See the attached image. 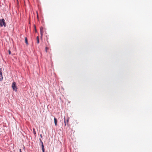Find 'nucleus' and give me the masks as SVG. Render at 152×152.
Returning a JSON list of instances; mask_svg holds the SVG:
<instances>
[{
    "label": "nucleus",
    "instance_id": "f257e3e1",
    "mask_svg": "<svg viewBox=\"0 0 152 152\" xmlns=\"http://www.w3.org/2000/svg\"><path fill=\"white\" fill-rule=\"evenodd\" d=\"M0 25L1 27L4 26V27L6 26V23L5 20L4 19H1L0 20Z\"/></svg>",
    "mask_w": 152,
    "mask_h": 152
},
{
    "label": "nucleus",
    "instance_id": "f03ea898",
    "mask_svg": "<svg viewBox=\"0 0 152 152\" xmlns=\"http://www.w3.org/2000/svg\"><path fill=\"white\" fill-rule=\"evenodd\" d=\"M16 83L15 82H14L12 83V87L13 89L16 91H17V86H16Z\"/></svg>",
    "mask_w": 152,
    "mask_h": 152
},
{
    "label": "nucleus",
    "instance_id": "7ed1b4c3",
    "mask_svg": "<svg viewBox=\"0 0 152 152\" xmlns=\"http://www.w3.org/2000/svg\"><path fill=\"white\" fill-rule=\"evenodd\" d=\"M3 79L2 76V70L1 68H0V81H1Z\"/></svg>",
    "mask_w": 152,
    "mask_h": 152
},
{
    "label": "nucleus",
    "instance_id": "20e7f679",
    "mask_svg": "<svg viewBox=\"0 0 152 152\" xmlns=\"http://www.w3.org/2000/svg\"><path fill=\"white\" fill-rule=\"evenodd\" d=\"M69 118H68L66 119V121H65V117L64 118V123L65 126H66V125H68V123L69 121Z\"/></svg>",
    "mask_w": 152,
    "mask_h": 152
},
{
    "label": "nucleus",
    "instance_id": "39448f33",
    "mask_svg": "<svg viewBox=\"0 0 152 152\" xmlns=\"http://www.w3.org/2000/svg\"><path fill=\"white\" fill-rule=\"evenodd\" d=\"M40 30L41 35V36H42L43 32V28L42 27H41L40 28Z\"/></svg>",
    "mask_w": 152,
    "mask_h": 152
},
{
    "label": "nucleus",
    "instance_id": "423d86ee",
    "mask_svg": "<svg viewBox=\"0 0 152 152\" xmlns=\"http://www.w3.org/2000/svg\"><path fill=\"white\" fill-rule=\"evenodd\" d=\"M54 123H55V125L56 126L57 124V119L55 118H54Z\"/></svg>",
    "mask_w": 152,
    "mask_h": 152
},
{
    "label": "nucleus",
    "instance_id": "0eeeda50",
    "mask_svg": "<svg viewBox=\"0 0 152 152\" xmlns=\"http://www.w3.org/2000/svg\"><path fill=\"white\" fill-rule=\"evenodd\" d=\"M39 144L41 145L42 147V145H43V142L42 141V140L40 139H39Z\"/></svg>",
    "mask_w": 152,
    "mask_h": 152
},
{
    "label": "nucleus",
    "instance_id": "6e6552de",
    "mask_svg": "<svg viewBox=\"0 0 152 152\" xmlns=\"http://www.w3.org/2000/svg\"><path fill=\"white\" fill-rule=\"evenodd\" d=\"M42 148L43 152H45V149L44 148V145H42Z\"/></svg>",
    "mask_w": 152,
    "mask_h": 152
},
{
    "label": "nucleus",
    "instance_id": "1a4fd4ad",
    "mask_svg": "<svg viewBox=\"0 0 152 152\" xmlns=\"http://www.w3.org/2000/svg\"><path fill=\"white\" fill-rule=\"evenodd\" d=\"M25 42L26 43V44L27 45H28V42H27V38L26 37L25 38Z\"/></svg>",
    "mask_w": 152,
    "mask_h": 152
},
{
    "label": "nucleus",
    "instance_id": "9d476101",
    "mask_svg": "<svg viewBox=\"0 0 152 152\" xmlns=\"http://www.w3.org/2000/svg\"><path fill=\"white\" fill-rule=\"evenodd\" d=\"M33 132L34 134L36 135V132H35V129L34 128L33 129Z\"/></svg>",
    "mask_w": 152,
    "mask_h": 152
},
{
    "label": "nucleus",
    "instance_id": "9b49d317",
    "mask_svg": "<svg viewBox=\"0 0 152 152\" xmlns=\"http://www.w3.org/2000/svg\"><path fill=\"white\" fill-rule=\"evenodd\" d=\"M37 43L38 44L39 43V39L38 37H37Z\"/></svg>",
    "mask_w": 152,
    "mask_h": 152
},
{
    "label": "nucleus",
    "instance_id": "f8f14e48",
    "mask_svg": "<svg viewBox=\"0 0 152 152\" xmlns=\"http://www.w3.org/2000/svg\"><path fill=\"white\" fill-rule=\"evenodd\" d=\"M9 54H10L11 53V52L10 51V50H9Z\"/></svg>",
    "mask_w": 152,
    "mask_h": 152
},
{
    "label": "nucleus",
    "instance_id": "ddd939ff",
    "mask_svg": "<svg viewBox=\"0 0 152 152\" xmlns=\"http://www.w3.org/2000/svg\"><path fill=\"white\" fill-rule=\"evenodd\" d=\"M40 136L41 137V138L42 137V134H41L40 135Z\"/></svg>",
    "mask_w": 152,
    "mask_h": 152
},
{
    "label": "nucleus",
    "instance_id": "4468645a",
    "mask_svg": "<svg viewBox=\"0 0 152 152\" xmlns=\"http://www.w3.org/2000/svg\"><path fill=\"white\" fill-rule=\"evenodd\" d=\"M47 49H48V48H47V47L46 48V52L47 51Z\"/></svg>",
    "mask_w": 152,
    "mask_h": 152
},
{
    "label": "nucleus",
    "instance_id": "2eb2a0df",
    "mask_svg": "<svg viewBox=\"0 0 152 152\" xmlns=\"http://www.w3.org/2000/svg\"><path fill=\"white\" fill-rule=\"evenodd\" d=\"M20 152H21V149H20Z\"/></svg>",
    "mask_w": 152,
    "mask_h": 152
}]
</instances>
